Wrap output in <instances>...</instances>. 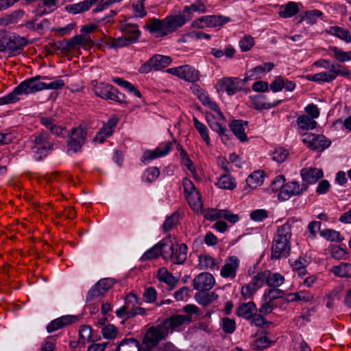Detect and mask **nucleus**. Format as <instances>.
Returning <instances> with one entry per match:
<instances>
[{"mask_svg": "<svg viewBox=\"0 0 351 351\" xmlns=\"http://www.w3.org/2000/svg\"><path fill=\"white\" fill-rule=\"evenodd\" d=\"M49 80L47 76H36L22 82L12 92L0 97V106L16 103L20 99L21 95H27L44 89L58 90L65 85L64 82L60 78L50 82H46Z\"/></svg>", "mask_w": 351, "mask_h": 351, "instance_id": "obj_1", "label": "nucleus"}, {"mask_svg": "<svg viewBox=\"0 0 351 351\" xmlns=\"http://www.w3.org/2000/svg\"><path fill=\"white\" fill-rule=\"evenodd\" d=\"M313 64L324 69H328V71H322L314 75H306L304 77L306 80L319 84L331 83L338 76L349 77L351 75V71L346 66L332 62L329 59H319Z\"/></svg>", "mask_w": 351, "mask_h": 351, "instance_id": "obj_2", "label": "nucleus"}, {"mask_svg": "<svg viewBox=\"0 0 351 351\" xmlns=\"http://www.w3.org/2000/svg\"><path fill=\"white\" fill-rule=\"evenodd\" d=\"M122 36L117 38H110L108 45L110 49H117L128 47L138 41L141 34L138 26L132 23H126L122 25Z\"/></svg>", "mask_w": 351, "mask_h": 351, "instance_id": "obj_3", "label": "nucleus"}, {"mask_svg": "<svg viewBox=\"0 0 351 351\" xmlns=\"http://www.w3.org/2000/svg\"><path fill=\"white\" fill-rule=\"evenodd\" d=\"M29 143L32 153L36 160H42L53 150V144L45 132L33 135Z\"/></svg>", "mask_w": 351, "mask_h": 351, "instance_id": "obj_4", "label": "nucleus"}, {"mask_svg": "<svg viewBox=\"0 0 351 351\" xmlns=\"http://www.w3.org/2000/svg\"><path fill=\"white\" fill-rule=\"evenodd\" d=\"M91 88L97 96L102 99L112 100L119 104L126 102L125 95L109 84L93 80L91 82Z\"/></svg>", "mask_w": 351, "mask_h": 351, "instance_id": "obj_5", "label": "nucleus"}, {"mask_svg": "<svg viewBox=\"0 0 351 351\" xmlns=\"http://www.w3.org/2000/svg\"><path fill=\"white\" fill-rule=\"evenodd\" d=\"M27 44L26 40L16 35H2L0 38V51L9 55L20 53Z\"/></svg>", "mask_w": 351, "mask_h": 351, "instance_id": "obj_6", "label": "nucleus"}, {"mask_svg": "<svg viewBox=\"0 0 351 351\" xmlns=\"http://www.w3.org/2000/svg\"><path fill=\"white\" fill-rule=\"evenodd\" d=\"M230 18L222 15H208L202 16L191 23L195 28L217 27L229 23Z\"/></svg>", "mask_w": 351, "mask_h": 351, "instance_id": "obj_7", "label": "nucleus"}, {"mask_svg": "<svg viewBox=\"0 0 351 351\" xmlns=\"http://www.w3.org/2000/svg\"><path fill=\"white\" fill-rule=\"evenodd\" d=\"M167 335V332L161 323L159 325L151 327L147 330L143 337V343L147 348H153L158 344L160 341L165 339Z\"/></svg>", "mask_w": 351, "mask_h": 351, "instance_id": "obj_8", "label": "nucleus"}, {"mask_svg": "<svg viewBox=\"0 0 351 351\" xmlns=\"http://www.w3.org/2000/svg\"><path fill=\"white\" fill-rule=\"evenodd\" d=\"M171 62V58L169 56L156 54L140 67L139 72L147 73L152 70L158 71L166 68Z\"/></svg>", "mask_w": 351, "mask_h": 351, "instance_id": "obj_9", "label": "nucleus"}, {"mask_svg": "<svg viewBox=\"0 0 351 351\" xmlns=\"http://www.w3.org/2000/svg\"><path fill=\"white\" fill-rule=\"evenodd\" d=\"M166 21V17L163 19L152 18L146 21L145 28L155 38L164 37L170 34Z\"/></svg>", "mask_w": 351, "mask_h": 351, "instance_id": "obj_10", "label": "nucleus"}, {"mask_svg": "<svg viewBox=\"0 0 351 351\" xmlns=\"http://www.w3.org/2000/svg\"><path fill=\"white\" fill-rule=\"evenodd\" d=\"M302 142L310 149L322 152L328 148L331 141L323 135L308 133L304 135Z\"/></svg>", "mask_w": 351, "mask_h": 351, "instance_id": "obj_11", "label": "nucleus"}, {"mask_svg": "<svg viewBox=\"0 0 351 351\" xmlns=\"http://www.w3.org/2000/svg\"><path fill=\"white\" fill-rule=\"evenodd\" d=\"M86 136V132L84 128L82 127L73 128L67 143L68 152L73 153L80 152L84 144Z\"/></svg>", "mask_w": 351, "mask_h": 351, "instance_id": "obj_12", "label": "nucleus"}, {"mask_svg": "<svg viewBox=\"0 0 351 351\" xmlns=\"http://www.w3.org/2000/svg\"><path fill=\"white\" fill-rule=\"evenodd\" d=\"M308 189L306 184H300L298 182H289L285 184L278 193V199L281 201H286L291 197L299 195Z\"/></svg>", "mask_w": 351, "mask_h": 351, "instance_id": "obj_13", "label": "nucleus"}, {"mask_svg": "<svg viewBox=\"0 0 351 351\" xmlns=\"http://www.w3.org/2000/svg\"><path fill=\"white\" fill-rule=\"evenodd\" d=\"M167 72L191 82H196L199 80L198 71L189 65L170 68L167 70Z\"/></svg>", "mask_w": 351, "mask_h": 351, "instance_id": "obj_14", "label": "nucleus"}, {"mask_svg": "<svg viewBox=\"0 0 351 351\" xmlns=\"http://www.w3.org/2000/svg\"><path fill=\"white\" fill-rule=\"evenodd\" d=\"M191 320L192 317L190 315H174L162 322V324L169 335L173 330H178L184 323L191 322Z\"/></svg>", "mask_w": 351, "mask_h": 351, "instance_id": "obj_15", "label": "nucleus"}, {"mask_svg": "<svg viewBox=\"0 0 351 351\" xmlns=\"http://www.w3.org/2000/svg\"><path fill=\"white\" fill-rule=\"evenodd\" d=\"M215 280L212 274L203 272L195 276L193 281V285L195 289L199 291H205L211 289Z\"/></svg>", "mask_w": 351, "mask_h": 351, "instance_id": "obj_16", "label": "nucleus"}, {"mask_svg": "<svg viewBox=\"0 0 351 351\" xmlns=\"http://www.w3.org/2000/svg\"><path fill=\"white\" fill-rule=\"evenodd\" d=\"M239 79L237 77H223L217 82L219 91L226 92L228 95H233L240 90Z\"/></svg>", "mask_w": 351, "mask_h": 351, "instance_id": "obj_17", "label": "nucleus"}, {"mask_svg": "<svg viewBox=\"0 0 351 351\" xmlns=\"http://www.w3.org/2000/svg\"><path fill=\"white\" fill-rule=\"evenodd\" d=\"M239 264L240 261L237 256H230L221 269V276L225 278L234 279L237 276Z\"/></svg>", "mask_w": 351, "mask_h": 351, "instance_id": "obj_18", "label": "nucleus"}, {"mask_svg": "<svg viewBox=\"0 0 351 351\" xmlns=\"http://www.w3.org/2000/svg\"><path fill=\"white\" fill-rule=\"evenodd\" d=\"M172 147L171 142L165 143L161 144L159 147L153 150H147L144 152L142 156L143 162H148L156 159L159 157L167 155Z\"/></svg>", "mask_w": 351, "mask_h": 351, "instance_id": "obj_19", "label": "nucleus"}, {"mask_svg": "<svg viewBox=\"0 0 351 351\" xmlns=\"http://www.w3.org/2000/svg\"><path fill=\"white\" fill-rule=\"evenodd\" d=\"M290 251V242L274 238L272 245L271 258L278 259L286 257Z\"/></svg>", "mask_w": 351, "mask_h": 351, "instance_id": "obj_20", "label": "nucleus"}, {"mask_svg": "<svg viewBox=\"0 0 351 351\" xmlns=\"http://www.w3.org/2000/svg\"><path fill=\"white\" fill-rule=\"evenodd\" d=\"M302 180L307 184H313L324 176L322 169L315 167H305L300 170Z\"/></svg>", "mask_w": 351, "mask_h": 351, "instance_id": "obj_21", "label": "nucleus"}, {"mask_svg": "<svg viewBox=\"0 0 351 351\" xmlns=\"http://www.w3.org/2000/svg\"><path fill=\"white\" fill-rule=\"evenodd\" d=\"M159 243L161 249V255L165 260H169L173 256L174 251L178 244L176 239L167 237Z\"/></svg>", "mask_w": 351, "mask_h": 351, "instance_id": "obj_22", "label": "nucleus"}, {"mask_svg": "<svg viewBox=\"0 0 351 351\" xmlns=\"http://www.w3.org/2000/svg\"><path fill=\"white\" fill-rule=\"evenodd\" d=\"M166 20L170 34L176 32L178 28L189 21L183 11L179 14L166 16Z\"/></svg>", "mask_w": 351, "mask_h": 351, "instance_id": "obj_23", "label": "nucleus"}, {"mask_svg": "<svg viewBox=\"0 0 351 351\" xmlns=\"http://www.w3.org/2000/svg\"><path fill=\"white\" fill-rule=\"evenodd\" d=\"M78 317L75 315H64L51 322L47 326L48 332H52L66 325L76 322Z\"/></svg>", "mask_w": 351, "mask_h": 351, "instance_id": "obj_24", "label": "nucleus"}, {"mask_svg": "<svg viewBox=\"0 0 351 351\" xmlns=\"http://www.w3.org/2000/svg\"><path fill=\"white\" fill-rule=\"evenodd\" d=\"M274 64L271 62H265L248 71L244 77L245 81L256 80L261 77V75L273 69Z\"/></svg>", "mask_w": 351, "mask_h": 351, "instance_id": "obj_25", "label": "nucleus"}, {"mask_svg": "<svg viewBox=\"0 0 351 351\" xmlns=\"http://www.w3.org/2000/svg\"><path fill=\"white\" fill-rule=\"evenodd\" d=\"M23 16V12L21 10H16L0 17V36L6 34L3 29L4 27L16 23Z\"/></svg>", "mask_w": 351, "mask_h": 351, "instance_id": "obj_26", "label": "nucleus"}, {"mask_svg": "<svg viewBox=\"0 0 351 351\" xmlns=\"http://www.w3.org/2000/svg\"><path fill=\"white\" fill-rule=\"evenodd\" d=\"M138 303L137 296L134 293H130L125 299V304L116 311L117 317L120 318H130L131 306H134Z\"/></svg>", "mask_w": 351, "mask_h": 351, "instance_id": "obj_27", "label": "nucleus"}, {"mask_svg": "<svg viewBox=\"0 0 351 351\" xmlns=\"http://www.w3.org/2000/svg\"><path fill=\"white\" fill-rule=\"evenodd\" d=\"M247 126V122L242 120H234L230 123V130L234 135L241 141H246L247 137L245 130Z\"/></svg>", "mask_w": 351, "mask_h": 351, "instance_id": "obj_28", "label": "nucleus"}, {"mask_svg": "<svg viewBox=\"0 0 351 351\" xmlns=\"http://www.w3.org/2000/svg\"><path fill=\"white\" fill-rule=\"evenodd\" d=\"M296 221L298 220L295 218L288 219L285 223L278 227L274 238L289 241L291 237V226Z\"/></svg>", "mask_w": 351, "mask_h": 351, "instance_id": "obj_29", "label": "nucleus"}, {"mask_svg": "<svg viewBox=\"0 0 351 351\" xmlns=\"http://www.w3.org/2000/svg\"><path fill=\"white\" fill-rule=\"evenodd\" d=\"M256 312V306L253 302L243 303L237 309V315L246 319H251Z\"/></svg>", "mask_w": 351, "mask_h": 351, "instance_id": "obj_30", "label": "nucleus"}, {"mask_svg": "<svg viewBox=\"0 0 351 351\" xmlns=\"http://www.w3.org/2000/svg\"><path fill=\"white\" fill-rule=\"evenodd\" d=\"M330 271L339 278H351V263H341L332 267Z\"/></svg>", "mask_w": 351, "mask_h": 351, "instance_id": "obj_31", "label": "nucleus"}, {"mask_svg": "<svg viewBox=\"0 0 351 351\" xmlns=\"http://www.w3.org/2000/svg\"><path fill=\"white\" fill-rule=\"evenodd\" d=\"M326 32L335 36L347 43L351 42V34L348 30L339 26H331L326 29Z\"/></svg>", "mask_w": 351, "mask_h": 351, "instance_id": "obj_32", "label": "nucleus"}, {"mask_svg": "<svg viewBox=\"0 0 351 351\" xmlns=\"http://www.w3.org/2000/svg\"><path fill=\"white\" fill-rule=\"evenodd\" d=\"M219 263L217 261L208 254H203L199 256L198 266L201 269H218Z\"/></svg>", "mask_w": 351, "mask_h": 351, "instance_id": "obj_33", "label": "nucleus"}, {"mask_svg": "<svg viewBox=\"0 0 351 351\" xmlns=\"http://www.w3.org/2000/svg\"><path fill=\"white\" fill-rule=\"evenodd\" d=\"M115 351H141L140 343L133 338L124 339L118 345Z\"/></svg>", "mask_w": 351, "mask_h": 351, "instance_id": "obj_34", "label": "nucleus"}, {"mask_svg": "<svg viewBox=\"0 0 351 351\" xmlns=\"http://www.w3.org/2000/svg\"><path fill=\"white\" fill-rule=\"evenodd\" d=\"M174 251V254L169 260L175 264H182L186 259L188 247L184 243L178 244Z\"/></svg>", "mask_w": 351, "mask_h": 351, "instance_id": "obj_35", "label": "nucleus"}, {"mask_svg": "<svg viewBox=\"0 0 351 351\" xmlns=\"http://www.w3.org/2000/svg\"><path fill=\"white\" fill-rule=\"evenodd\" d=\"M183 12L189 21L193 17V12L205 13L206 12V5L200 1H197L191 5L184 6Z\"/></svg>", "mask_w": 351, "mask_h": 351, "instance_id": "obj_36", "label": "nucleus"}, {"mask_svg": "<svg viewBox=\"0 0 351 351\" xmlns=\"http://www.w3.org/2000/svg\"><path fill=\"white\" fill-rule=\"evenodd\" d=\"M250 99L254 109L261 110L263 109H269L278 105V102L271 104L266 101V97L263 95L251 96Z\"/></svg>", "mask_w": 351, "mask_h": 351, "instance_id": "obj_37", "label": "nucleus"}, {"mask_svg": "<svg viewBox=\"0 0 351 351\" xmlns=\"http://www.w3.org/2000/svg\"><path fill=\"white\" fill-rule=\"evenodd\" d=\"M298 11L299 8L297 3L293 1H289L280 7L278 14L282 18H290L295 15Z\"/></svg>", "mask_w": 351, "mask_h": 351, "instance_id": "obj_38", "label": "nucleus"}, {"mask_svg": "<svg viewBox=\"0 0 351 351\" xmlns=\"http://www.w3.org/2000/svg\"><path fill=\"white\" fill-rule=\"evenodd\" d=\"M41 123L51 132L58 136H63L65 134V130L63 128L57 125L53 120L49 117H42L40 119Z\"/></svg>", "mask_w": 351, "mask_h": 351, "instance_id": "obj_39", "label": "nucleus"}, {"mask_svg": "<svg viewBox=\"0 0 351 351\" xmlns=\"http://www.w3.org/2000/svg\"><path fill=\"white\" fill-rule=\"evenodd\" d=\"M308 258L299 257L291 263L293 271L298 274V276L303 277L306 274V267L309 264Z\"/></svg>", "mask_w": 351, "mask_h": 351, "instance_id": "obj_40", "label": "nucleus"}, {"mask_svg": "<svg viewBox=\"0 0 351 351\" xmlns=\"http://www.w3.org/2000/svg\"><path fill=\"white\" fill-rule=\"evenodd\" d=\"M91 43L90 38L85 34L77 35L66 40V47L73 49L77 45L85 46Z\"/></svg>", "mask_w": 351, "mask_h": 351, "instance_id": "obj_41", "label": "nucleus"}, {"mask_svg": "<svg viewBox=\"0 0 351 351\" xmlns=\"http://www.w3.org/2000/svg\"><path fill=\"white\" fill-rule=\"evenodd\" d=\"M263 172L261 171H256L247 177L246 179V184L249 188L254 189L263 183Z\"/></svg>", "mask_w": 351, "mask_h": 351, "instance_id": "obj_42", "label": "nucleus"}, {"mask_svg": "<svg viewBox=\"0 0 351 351\" xmlns=\"http://www.w3.org/2000/svg\"><path fill=\"white\" fill-rule=\"evenodd\" d=\"M267 271V285L272 287L277 288L281 286L285 282V277L279 273H272L269 270Z\"/></svg>", "mask_w": 351, "mask_h": 351, "instance_id": "obj_43", "label": "nucleus"}, {"mask_svg": "<svg viewBox=\"0 0 351 351\" xmlns=\"http://www.w3.org/2000/svg\"><path fill=\"white\" fill-rule=\"evenodd\" d=\"M328 49L333 53V58L339 62H346L351 60V51H344L335 46H330Z\"/></svg>", "mask_w": 351, "mask_h": 351, "instance_id": "obj_44", "label": "nucleus"}, {"mask_svg": "<svg viewBox=\"0 0 351 351\" xmlns=\"http://www.w3.org/2000/svg\"><path fill=\"white\" fill-rule=\"evenodd\" d=\"M191 208L196 213L202 212L203 203L198 192L185 196Z\"/></svg>", "mask_w": 351, "mask_h": 351, "instance_id": "obj_45", "label": "nucleus"}, {"mask_svg": "<svg viewBox=\"0 0 351 351\" xmlns=\"http://www.w3.org/2000/svg\"><path fill=\"white\" fill-rule=\"evenodd\" d=\"M217 295L214 292L206 293L205 291H199L195 295L196 301L203 306H207L217 298Z\"/></svg>", "mask_w": 351, "mask_h": 351, "instance_id": "obj_46", "label": "nucleus"}, {"mask_svg": "<svg viewBox=\"0 0 351 351\" xmlns=\"http://www.w3.org/2000/svg\"><path fill=\"white\" fill-rule=\"evenodd\" d=\"M217 185L220 189L233 190L237 186V182L229 174H225L219 178Z\"/></svg>", "mask_w": 351, "mask_h": 351, "instance_id": "obj_47", "label": "nucleus"}, {"mask_svg": "<svg viewBox=\"0 0 351 351\" xmlns=\"http://www.w3.org/2000/svg\"><path fill=\"white\" fill-rule=\"evenodd\" d=\"M299 128L304 130H313L317 126V122L307 115L299 116L297 119Z\"/></svg>", "mask_w": 351, "mask_h": 351, "instance_id": "obj_48", "label": "nucleus"}, {"mask_svg": "<svg viewBox=\"0 0 351 351\" xmlns=\"http://www.w3.org/2000/svg\"><path fill=\"white\" fill-rule=\"evenodd\" d=\"M194 126L195 129L198 131L199 134L201 136V138L208 146L210 145V139L208 134V130L207 127L200 122L196 117H193V119Z\"/></svg>", "mask_w": 351, "mask_h": 351, "instance_id": "obj_49", "label": "nucleus"}, {"mask_svg": "<svg viewBox=\"0 0 351 351\" xmlns=\"http://www.w3.org/2000/svg\"><path fill=\"white\" fill-rule=\"evenodd\" d=\"M158 278L160 281L165 282L171 287L175 286L178 282V280L165 267L160 268L158 270Z\"/></svg>", "mask_w": 351, "mask_h": 351, "instance_id": "obj_50", "label": "nucleus"}, {"mask_svg": "<svg viewBox=\"0 0 351 351\" xmlns=\"http://www.w3.org/2000/svg\"><path fill=\"white\" fill-rule=\"evenodd\" d=\"M217 118L219 117H215L211 114H206V120L210 128L213 131L217 132L220 136H223L225 134L226 130L218 121L216 120Z\"/></svg>", "mask_w": 351, "mask_h": 351, "instance_id": "obj_51", "label": "nucleus"}, {"mask_svg": "<svg viewBox=\"0 0 351 351\" xmlns=\"http://www.w3.org/2000/svg\"><path fill=\"white\" fill-rule=\"evenodd\" d=\"M90 8V3L83 1L78 3L69 5L66 7V10L71 14H78L88 10Z\"/></svg>", "mask_w": 351, "mask_h": 351, "instance_id": "obj_52", "label": "nucleus"}, {"mask_svg": "<svg viewBox=\"0 0 351 351\" xmlns=\"http://www.w3.org/2000/svg\"><path fill=\"white\" fill-rule=\"evenodd\" d=\"M271 343L272 341L269 339L266 335H261L254 341L253 347L256 350H261L267 348Z\"/></svg>", "mask_w": 351, "mask_h": 351, "instance_id": "obj_53", "label": "nucleus"}, {"mask_svg": "<svg viewBox=\"0 0 351 351\" xmlns=\"http://www.w3.org/2000/svg\"><path fill=\"white\" fill-rule=\"evenodd\" d=\"M220 326L223 331L228 334L233 333L236 329L235 321L228 317L222 318Z\"/></svg>", "mask_w": 351, "mask_h": 351, "instance_id": "obj_54", "label": "nucleus"}, {"mask_svg": "<svg viewBox=\"0 0 351 351\" xmlns=\"http://www.w3.org/2000/svg\"><path fill=\"white\" fill-rule=\"evenodd\" d=\"M320 235L328 241H340L343 239L341 238L340 233L338 231L332 229H324L320 231Z\"/></svg>", "mask_w": 351, "mask_h": 351, "instance_id": "obj_55", "label": "nucleus"}, {"mask_svg": "<svg viewBox=\"0 0 351 351\" xmlns=\"http://www.w3.org/2000/svg\"><path fill=\"white\" fill-rule=\"evenodd\" d=\"M257 291L258 289L251 282H249L241 287V294L244 300H249L253 298Z\"/></svg>", "mask_w": 351, "mask_h": 351, "instance_id": "obj_56", "label": "nucleus"}, {"mask_svg": "<svg viewBox=\"0 0 351 351\" xmlns=\"http://www.w3.org/2000/svg\"><path fill=\"white\" fill-rule=\"evenodd\" d=\"M322 15V12L318 10H312L306 11L302 18L308 24L313 25L316 23L317 20Z\"/></svg>", "mask_w": 351, "mask_h": 351, "instance_id": "obj_57", "label": "nucleus"}, {"mask_svg": "<svg viewBox=\"0 0 351 351\" xmlns=\"http://www.w3.org/2000/svg\"><path fill=\"white\" fill-rule=\"evenodd\" d=\"M160 252L161 249L160 247V243H158L143 254L141 257V260L146 261L157 258L161 254Z\"/></svg>", "mask_w": 351, "mask_h": 351, "instance_id": "obj_58", "label": "nucleus"}, {"mask_svg": "<svg viewBox=\"0 0 351 351\" xmlns=\"http://www.w3.org/2000/svg\"><path fill=\"white\" fill-rule=\"evenodd\" d=\"M283 294L284 292L281 289L273 288L265 291L263 295V300H269L271 302H274L276 299L282 298Z\"/></svg>", "mask_w": 351, "mask_h": 351, "instance_id": "obj_59", "label": "nucleus"}, {"mask_svg": "<svg viewBox=\"0 0 351 351\" xmlns=\"http://www.w3.org/2000/svg\"><path fill=\"white\" fill-rule=\"evenodd\" d=\"M267 271H263L254 276L250 282L256 289H259L265 283L267 285Z\"/></svg>", "mask_w": 351, "mask_h": 351, "instance_id": "obj_60", "label": "nucleus"}, {"mask_svg": "<svg viewBox=\"0 0 351 351\" xmlns=\"http://www.w3.org/2000/svg\"><path fill=\"white\" fill-rule=\"evenodd\" d=\"M289 156L287 149L279 147L272 153V159L278 163H282L287 160Z\"/></svg>", "mask_w": 351, "mask_h": 351, "instance_id": "obj_61", "label": "nucleus"}, {"mask_svg": "<svg viewBox=\"0 0 351 351\" xmlns=\"http://www.w3.org/2000/svg\"><path fill=\"white\" fill-rule=\"evenodd\" d=\"M101 333L104 339H112L117 336L118 329L112 324H108L103 327Z\"/></svg>", "mask_w": 351, "mask_h": 351, "instance_id": "obj_62", "label": "nucleus"}, {"mask_svg": "<svg viewBox=\"0 0 351 351\" xmlns=\"http://www.w3.org/2000/svg\"><path fill=\"white\" fill-rule=\"evenodd\" d=\"M179 220V215L176 213H173L171 216L168 217L165 221L162 229L165 232H167L171 230L175 225L177 224Z\"/></svg>", "mask_w": 351, "mask_h": 351, "instance_id": "obj_63", "label": "nucleus"}, {"mask_svg": "<svg viewBox=\"0 0 351 351\" xmlns=\"http://www.w3.org/2000/svg\"><path fill=\"white\" fill-rule=\"evenodd\" d=\"M160 171L156 167H149L144 173L143 178L148 182H152L159 176Z\"/></svg>", "mask_w": 351, "mask_h": 351, "instance_id": "obj_64", "label": "nucleus"}]
</instances>
